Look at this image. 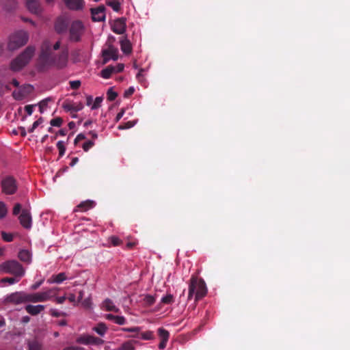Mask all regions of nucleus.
I'll return each instance as SVG.
<instances>
[{
    "label": "nucleus",
    "instance_id": "1",
    "mask_svg": "<svg viewBox=\"0 0 350 350\" xmlns=\"http://www.w3.org/2000/svg\"><path fill=\"white\" fill-rule=\"evenodd\" d=\"M68 53L67 50L62 51L58 55L52 52L51 43L44 40L41 46L39 62L42 67L55 66L62 69L67 66Z\"/></svg>",
    "mask_w": 350,
    "mask_h": 350
},
{
    "label": "nucleus",
    "instance_id": "2",
    "mask_svg": "<svg viewBox=\"0 0 350 350\" xmlns=\"http://www.w3.org/2000/svg\"><path fill=\"white\" fill-rule=\"evenodd\" d=\"M206 293L207 288L204 280L192 275L189 285L188 300H191L195 295V301H197L204 297Z\"/></svg>",
    "mask_w": 350,
    "mask_h": 350
},
{
    "label": "nucleus",
    "instance_id": "3",
    "mask_svg": "<svg viewBox=\"0 0 350 350\" xmlns=\"http://www.w3.org/2000/svg\"><path fill=\"white\" fill-rule=\"evenodd\" d=\"M35 53V48L27 46L20 55L14 59L10 63V69L14 72L23 68L32 58Z\"/></svg>",
    "mask_w": 350,
    "mask_h": 350
},
{
    "label": "nucleus",
    "instance_id": "4",
    "mask_svg": "<svg viewBox=\"0 0 350 350\" xmlns=\"http://www.w3.org/2000/svg\"><path fill=\"white\" fill-rule=\"evenodd\" d=\"M28 33L25 31H17L11 34L8 42V49L13 51L24 46L28 41Z\"/></svg>",
    "mask_w": 350,
    "mask_h": 350
},
{
    "label": "nucleus",
    "instance_id": "5",
    "mask_svg": "<svg viewBox=\"0 0 350 350\" xmlns=\"http://www.w3.org/2000/svg\"><path fill=\"white\" fill-rule=\"evenodd\" d=\"M57 288H51L45 291L27 293L28 302L38 303L51 300L57 295Z\"/></svg>",
    "mask_w": 350,
    "mask_h": 350
},
{
    "label": "nucleus",
    "instance_id": "6",
    "mask_svg": "<svg viewBox=\"0 0 350 350\" xmlns=\"http://www.w3.org/2000/svg\"><path fill=\"white\" fill-rule=\"evenodd\" d=\"M1 269L6 273L14 274L16 277H21L25 271L23 266L16 260H8L1 265Z\"/></svg>",
    "mask_w": 350,
    "mask_h": 350
},
{
    "label": "nucleus",
    "instance_id": "7",
    "mask_svg": "<svg viewBox=\"0 0 350 350\" xmlns=\"http://www.w3.org/2000/svg\"><path fill=\"white\" fill-rule=\"evenodd\" d=\"M5 304L18 305L28 302L27 293L25 291H16L8 295L3 301Z\"/></svg>",
    "mask_w": 350,
    "mask_h": 350
},
{
    "label": "nucleus",
    "instance_id": "8",
    "mask_svg": "<svg viewBox=\"0 0 350 350\" xmlns=\"http://www.w3.org/2000/svg\"><path fill=\"white\" fill-rule=\"evenodd\" d=\"M84 31V25L83 23L77 20L73 21L69 29V38L72 42H79Z\"/></svg>",
    "mask_w": 350,
    "mask_h": 350
},
{
    "label": "nucleus",
    "instance_id": "9",
    "mask_svg": "<svg viewBox=\"0 0 350 350\" xmlns=\"http://www.w3.org/2000/svg\"><path fill=\"white\" fill-rule=\"evenodd\" d=\"M2 191L7 195L14 194L17 190L16 180L12 176H6L1 181Z\"/></svg>",
    "mask_w": 350,
    "mask_h": 350
},
{
    "label": "nucleus",
    "instance_id": "10",
    "mask_svg": "<svg viewBox=\"0 0 350 350\" xmlns=\"http://www.w3.org/2000/svg\"><path fill=\"white\" fill-rule=\"evenodd\" d=\"M103 63L106 64L110 59L117 60L118 58V50L113 44H109L107 49L102 51Z\"/></svg>",
    "mask_w": 350,
    "mask_h": 350
},
{
    "label": "nucleus",
    "instance_id": "11",
    "mask_svg": "<svg viewBox=\"0 0 350 350\" xmlns=\"http://www.w3.org/2000/svg\"><path fill=\"white\" fill-rule=\"evenodd\" d=\"M91 14L93 21L101 22L105 20V8L104 5H99L96 8H92Z\"/></svg>",
    "mask_w": 350,
    "mask_h": 350
},
{
    "label": "nucleus",
    "instance_id": "12",
    "mask_svg": "<svg viewBox=\"0 0 350 350\" xmlns=\"http://www.w3.org/2000/svg\"><path fill=\"white\" fill-rule=\"evenodd\" d=\"M18 219L23 227L26 229L31 228L32 219L30 212L27 209L22 210L21 214L20 215Z\"/></svg>",
    "mask_w": 350,
    "mask_h": 350
},
{
    "label": "nucleus",
    "instance_id": "13",
    "mask_svg": "<svg viewBox=\"0 0 350 350\" xmlns=\"http://www.w3.org/2000/svg\"><path fill=\"white\" fill-rule=\"evenodd\" d=\"M126 27V19L124 18H119L114 21L111 29L117 34H122L125 32Z\"/></svg>",
    "mask_w": 350,
    "mask_h": 350
},
{
    "label": "nucleus",
    "instance_id": "14",
    "mask_svg": "<svg viewBox=\"0 0 350 350\" xmlns=\"http://www.w3.org/2000/svg\"><path fill=\"white\" fill-rule=\"evenodd\" d=\"M68 27V21L66 17L61 16L57 18L55 23V29L58 33L66 32Z\"/></svg>",
    "mask_w": 350,
    "mask_h": 350
},
{
    "label": "nucleus",
    "instance_id": "15",
    "mask_svg": "<svg viewBox=\"0 0 350 350\" xmlns=\"http://www.w3.org/2000/svg\"><path fill=\"white\" fill-rule=\"evenodd\" d=\"M26 6L29 12L39 14L41 12V7L38 0H26Z\"/></svg>",
    "mask_w": 350,
    "mask_h": 350
},
{
    "label": "nucleus",
    "instance_id": "16",
    "mask_svg": "<svg viewBox=\"0 0 350 350\" xmlns=\"http://www.w3.org/2000/svg\"><path fill=\"white\" fill-rule=\"evenodd\" d=\"M25 309L30 315L36 316L44 310L45 306L44 305L28 304L25 306Z\"/></svg>",
    "mask_w": 350,
    "mask_h": 350
},
{
    "label": "nucleus",
    "instance_id": "17",
    "mask_svg": "<svg viewBox=\"0 0 350 350\" xmlns=\"http://www.w3.org/2000/svg\"><path fill=\"white\" fill-rule=\"evenodd\" d=\"M66 5L70 10H79L83 8L84 1L83 0H64Z\"/></svg>",
    "mask_w": 350,
    "mask_h": 350
},
{
    "label": "nucleus",
    "instance_id": "18",
    "mask_svg": "<svg viewBox=\"0 0 350 350\" xmlns=\"http://www.w3.org/2000/svg\"><path fill=\"white\" fill-rule=\"evenodd\" d=\"M32 89L33 87L30 85H28L27 87H24L22 90L18 91L14 90L12 92V96L16 100H22Z\"/></svg>",
    "mask_w": 350,
    "mask_h": 350
},
{
    "label": "nucleus",
    "instance_id": "19",
    "mask_svg": "<svg viewBox=\"0 0 350 350\" xmlns=\"http://www.w3.org/2000/svg\"><path fill=\"white\" fill-rule=\"evenodd\" d=\"M64 109L66 111L77 112L83 109V105L82 103H65L62 105Z\"/></svg>",
    "mask_w": 350,
    "mask_h": 350
},
{
    "label": "nucleus",
    "instance_id": "20",
    "mask_svg": "<svg viewBox=\"0 0 350 350\" xmlns=\"http://www.w3.org/2000/svg\"><path fill=\"white\" fill-rule=\"evenodd\" d=\"M94 206V202L92 200H86L81 202L79 205L76 206L74 211H87Z\"/></svg>",
    "mask_w": 350,
    "mask_h": 350
},
{
    "label": "nucleus",
    "instance_id": "21",
    "mask_svg": "<svg viewBox=\"0 0 350 350\" xmlns=\"http://www.w3.org/2000/svg\"><path fill=\"white\" fill-rule=\"evenodd\" d=\"M93 336L89 334H82L77 338L76 342L85 345H92Z\"/></svg>",
    "mask_w": 350,
    "mask_h": 350
},
{
    "label": "nucleus",
    "instance_id": "22",
    "mask_svg": "<svg viewBox=\"0 0 350 350\" xmlns=\"http://www.w3.org/2000/svg\"><path fill=\"white\" fill-rule=\"evenodd\" d=\"M67 279L66 273L64 272L59 273L57 275H53L51 278L48 280V282L60 284Z\"/></svg>",
    "mask_w": 350,
    "mask_h": 350
},
{
    "label": "nucleus",
    "instance_id": "23",
    "mask_svg": "<svg viewBox=\"0 0 350 350\" xmlns=\"http://www.w3.org/2000/svg\"><path fill=\"white\" fill-rule=\"evenodd\" d=\"M121 50L125 54H129L131 53L132 47L131 44L127 39H122L120 40Z\"/></svg>",
    "mask_w": 350,
    "mask_h": 350
},
{
    "label": "nucleus",
    "instance_id": "24",
    "mask_svg": "<svg viewBox=\"0 0 350 350\" xmlns=\"http://www.w3.org/2000/svg\"><path fill=\"white\" fill-rule=\"evenodd\" d=\"M28 350H42V344L38 340H29L27 342Z\"/></svg>",
    "mask_w": 350,
    "mask_h": 350
},
{
    "label": "nucleus",
    "instance_id": "25",
    "mask_svg": "<svg viewBox=\"0 0 350 350\" xmlns=\"http://www.w3.org/2000/svg\"><path fill=\"white\" fill-rule=\"evenodd\" d=\"M103 306L105 308L107 311H112L115 312H119V308H117L113 303V301L110 299H106L103 301Z\"/></svg>",
    "mask_w": 350,
    "mask_h": 350
},
{
    "label": "nucleus",
    "instance_id": "26",
    "mask_svg": "<svg viewBox=\"0 0 350 350\" xmlns=\"http://www.w3.org/2000/svg\"><path fill=\"white\" fill-rule=\"evenodd\" d=\"M98 335L103 336L107 331V327L104 323H99L96 326L92 328Z\"/></svg>",
    "mask_w": 350,
    "mask_h": 350
},
{
    "label": "nucleus",
    "instance_id": "27",
    "mask_svg": "<svg viewBox=\"0 0 350 350\" xmlns=\"http://www.w3.org/2000/svg\"><path fill=\"white\" fill-rule=\"evenodd\" d=\"M136 343V340H127L121 345L119 350H135V344Z\"/></svg>",
    "mask_w": 350,
    "mask_h": 350
},
{
    "label": "nucleus",
    "instance_id": "28",
    "mask_svg": "<svg viewBox=\"0 0 350 350\" xmlns=\"http://www.w3.org/2000/svg\"><path fill=\"white\" fill-rule=\"evenodd\" d=\"M19 259L23 262H29L31 260V254L28 250H21L18 255Z\"/></svg>",
    "mask_w": 350,
    "mask_h": 350
},
{
    "label": "nucleus",
    "instance_id": "29",
    "mask_svg": "<svg viewBox=\"0 0 350 350\" xmlns=\"http://www.w3.org/2000/svg\"><path fill=\"white\" fill-rule=\"evenodd\" d=\"M115 68L113 66H109L101 71V77L104 79H109L114 73Z\"/></svg>",
    "mask_w": 350,
    "mask_h": 350
},
{
    "label": "nucleus",
    "instance_id": "30",
    "mask_svg": "<svg viewBox=\"0 0 350 350\" xmlns=\"http://www.w3.org/2000/svg\"><path fill=\"white\" fill-rule=\"evenodd\" d=\"M141 328L139 327H124L122 328V330L126 332H132L133 334L131 335V337L138 338L139 337V332Z\"/></svg>",
    "mask_w": 350,
    "mask_h": 350
},
{
    "label": "nucleus",
    "instance_id": "31",
    "mask_svg": "<svg viewBox=\"0 0 350 350\" xmlns=\"http://www.w3.org/2000/svg\"><path fill=\"white\" fill-rule=\"evenodd\" d=\"M158 335L161 338V340L168 341L170 337V333L168 331L163 327H160L158 329Z\"/></svg>",
    "mask_w": 350,
    "mask_h": 350
},
{
    "label": "nucleus",
    "instance_id": "32",
    "mask_svg": "<svg viewBox=\"0 0 350 350\" xmlns=\"http://www.w3.org/2000/svg\"><path fill=\"white\" fill-rule=\"evenodd\" d=\"M5 6L8 11H13L16 9L18 3L16 0H6Z\"/></svg>",
    "mask_w": 350,
    "mask_h": 350
},
{
    "label": "nucleus",
    "instance_id": "33",
    "mask_svg": "<svg viewBox=\"0 0 350 350\" xmlns=\"http://www.w3.org/2000/svg\"><path fill=\"white\" fill-rule=\"evenodd\" d=\"M174 298L171 294H167L161 298V302L163 304H171L174 303Z\"/></svg>",
    "mask_w": 350,
    "mask_h": 350
},
{
    "label": "nucleus",
    "instance_id": "34",
    "mask_svg": "<svg viewBox=\"0 0 350 350\" xmlns=\"http://www.w3.org/2000/svg\"><path fill=\"white\" fill-rule=\"evenodd\" d=\"M107 5L110 6L115 12H119L120 10V3L117 1H108Z\"/></svg>",
    "mask_w": 350,
    "mask_h": 350
},
{
    "label": "nucleus",
    "instance_id": "35",
    "mask_svg": "<svg viewBox=\"0 0 350 350\" xmlns=\"http://www.w3.org/2000/svg\"><path fill=\"white\" fill-rule=\"evenodd\" d=\"M137 338H141L143 340H151L153 338V332L151 331H146L145 332H139V337Z\"/></svg>",
    "mask_w": 350,
    "mask_h": 350
},
{
    "label": "nucleus",
    "instance_id": "36",
    "mask_svg": "<svg viewBox=\"0 0 350 350\" xmlns=\"http://www.w3.org/2000/svg\"><path fill=\"white\" fill-rule=\"evenodd\" d=\"M8 213V208L5 204L0 202V219L4 218Z\"/></svg>",
    "mask_w": 350,
    "mask_h": 350
},
{
    "label": "nucleus",
    "instance_id": "37",
    "mask_svg": "<svg viewBox=\"0 0 350 350\" xmlns=\"http://www.w3.org/2000/svg\"><path fill=\"white\" fill-rule=\"evenodd\" d=\"M107 99L109 101L114 100L116 97L118 96V94L113 90V89L111 88L107 90Z\"/></svg>",
    "mask_w": 350,
    "mask_h": 350
},
{
    "label": "nucleus",
    "instance_id": "38",
    "mask_svg": "<svg viewBox=\"0 0 350 350\" xmlns=\"http://www.w3.org/2000/svg\"><path fill=\"white\" fill-rule=\"evenodd\" d=\"M57 148L59 150V156L62 157L66 151V148L64 144V142L62 141H59L57 143Z\"/></svg>",
    "mask_w": 350,
    "mask_h": 350
},
{
    "label": "nucleus",
    "instance_id": "39",
    "mask_svg": "<svg viewBox=\"0 0 350 350\" xmlns=\"http://www.w3.org/2000/svg\"><path fill=\"white\" fill-rule=\"evenodd\" d=\"M19 281V279L16 278V277H10V278H3L1 280V282L2 283L8 282L9 284H13L14 283H16Z\"/></svg>",
    "mask_w": 350,
    "mask_h": 350
},
{
    "label": "nucleus",
    "instance_id": "40",
    "mask_svg": "<svg viewBox=\"0 0 350 350\" xmlns=\"http://www.w3.org/2000/svg\"><path fill=\"white\" fill-rule=\"evenodd\" d=\"M43 122V118L42 117H40V118H38L36 121H35L31 127H30L29 129H28V132L29 133H33L34 131V130L40 124Z\"/></svg>",
    "mask_w": 350,
    "mask_h": 350
},
{
    "label": "nucleus",
    "instance_id": "41",
    "mask_svg": "<svg viewBox=\"0 0 350 350\" xmlns=\"http://www.w3.org/2000/svg\"><path fill=\"white\" fill-rule=\"evenodd\" d=\"M63 122V120L60 117L53 118L51 120L50 124L53 126L59 127Z\"/></svg>",
    "mask_w": 350,
    "mask_h": 350
},
{
    "label": "nucleus",
    "instance_id": "42",
    "mask_svg": "<svg viewBox=\"0 0 350 350\" xmlns=\"http://www.w3.org/2000/svg\"><path fill=\"white\" fill-rule=\"evenodd\" d=\"M109 241L113 246H118L122 243V241L116 236L111 237Z\"/></svg>",
    "mask_w": 350,
    "mask_h": 350
},
{
    "label": "nucleus",
    "instance_id": "43",
    "mask_svg": "<svg viewBox=\"0 0 350 350\" xmlns=\"http://www.w3.org/2000/svg\"><path fill=\"white\" fill-rule=\"evenodd\" d=\"M1 237L3 241L6 242H11L13 240V235L10 233H7L4 231L1 232Z\"/></svg>",
    "mask_w": 350,
    "mask_h": 350
},
{
    "label": "nucleus",
    "instance_id": "44",
    "mask_svg": "<svg viewBox=\"0 0 350 350\" xmlns=\"http://www.w3.org/2000/svg\"><path fill=\"white\" fill-rule=\"evenodd\" d=\"M102 101H103L102 97H100V96L96 97L94 101V103H93L92 107H91L92 109H98V107H100Z\"/></svg>",
    "mask_w": 350,
    "mask_h": 350
},
{
    "label": "nucleus",
    "instance_id": "45",
    "mask_svg": "<svg viewBox=\"0 0 350 350\" xmlns=\"http://www.w3.org/2000/svg\"><path fill=\"white\" fill-rule=\"evenodd\" d=\"M134 126V123L131 121H129L123 124H120L118 126V129L123 130V129H127L133 127Z\"/></svg>",
    "mask_w": 350,
    "mask_h": 350
},
{
    "label": "nucleus",
    "instance_id": "46",
    "mask_svg": "<svg viewBox=\"0 0 350 350\" xmlns=\"http://www.w3.org/2000/svg\"><path fill=\"white\" fill-rule=\"evenodd\" d=\"M94 145V142L91 141V140H89L86 142H85L83 144V149L84 151L87 152L92 147H93Z\"/></svg>",
    "mask_w": 350,
    "mask_h": 350
},
{
    "label": "nucleus",
    "instance_id": "47",
    "mask_svg": "<svg viewBox=\"0 0 350 350\" xmlns=\"http://www.w3.org/2000/svg\"><path fill=\"white\" fill-rule=\"evenodd\" d=\"M69 84H70V87L72 89V90H77L78 88H79L80 85H81V81H79V80H76V81H70L69 82Z\"/></svg>",
    "mask_w": 350,
    "mask_h": 350
},
{
    "label": "nucleus",
    "instance_id": "48",
    "mask_svg": "<svg viewBox=\"0 0 350 350\" xmlns=\"http://www.w3.org/2000/svg\"><path fill=\"white\" fill-rule=\"evenodd\" d=\"M144 301L146 304H148V306H151L154 303L155 299L153 296L148 295L146 296Z\"/></svg>",
    "mask_w": 350,
    "mask_h": 350
},
{
    "label": "nucleus",
    "instance_id": "49",
    "mask_svg": "<svg viewBox=\"0 0 350 350\" xmlns=\"http://www.w3.org/2000/svg\"><path fill=\"white\" fill-rule=\"evenodd\" d=\"M115 323L118 325H124L126 323V319L122 316H117L115 320Z\"/></svg>",
    "mask_w": 350,
    "mask_h": 350
},
{
    "label": "nucleus",
    "instance_id": "50",
    "mask_svg": "<svg viewBox=\"0 0 350 350\" xmlns=\"http://www.w3.org/2000/svg\"><path fill=\"white\" fill-rule=\"evenodd\" d=\"M104 343V340L100 338L93 336L92 345H100Z\"/></svg>",
    "mask_w": 350,
    "mask_h": 350
},
{
    "label": "nucleus",
    "instance_id": "51",
    "mask_svg": "<svg viewBox=\"0 0 350 350\" xmlns=\"http://www.w3.org/2000/svg\"><path fill=\"white\" fill-rule=\"evenodd\" d=\"M21 211V205L17 203L14 205L13 208V215H17Z\"/></svg>",
    "mask_w": 350,
    "mask_h": 350
},
{
    "label": "nucleus",
    "instance_id": "52",
    "mask_svg": "<svg viewBox=\"0 0 350 350\" xmlns=\"http://www.w3.org/2000/svg\"><path fill=\"white\" fill-rule=\"evenodd\" d=\"M134 88L133 87H130L128 90H126L124 93V96L126 98L129 97L134 93Z\"/></svg>",
    "mask_w": 350,
    "mask_h": 350
},
{
    "label": "nucleus",
    "instance_id": "53",
    "mask_svg": "<svg viewBox=\"0 0 350 350\" xmlns=\"http://www.w3.org/2000/svg\"><path fill=\"white\" fill-rule=\"evenodd\" d=\"M115 68L114 73L120 72L124 70V66L122 64H118L117 66H113Z\"/></svg>",
    "mask_w": 350,
    "mask_h": 350
},
{
    "label": "nucleus",
    "instance_id": "54",
    "mask_svg": "<svg viewBox=\"0 0 350 350\" xmlns=\"http://www.w3.org/2000/svg\"><path fill=\"white\" fill-rule=\"evenodd\" d=\"M25 110L28 115H31L33 110V106L31 105H27L25 107Z\"/></svg>",
    "mask_w": 350,
    "mask_h": 350
},
{
    "label": "nucleus",
    "instance_id": "55",
    "mask_svg": "<svg viewBox=\"0 0 350 350\" xmlns=\"http://www.w3.org/2000/svg\"><path fill=\"white\" fill-rule=\"evenodd\" d=\"M43 280H40L39 282H36L35 284H32L30 287V289L32 291H35L38 289L40 285L42 284Z\"/></svg>",
    "mask_w": 350,
    "mask_h": 350
},
{
    "label": "nucleus",
    "instance_id": "56",
    "mask_svg": "<svg viewBox=\"0 0 350 350\" xmlns=\"http://www.w3.org/2000/svg\"><path fill=\"white\" fill-rule=\"evenodd\" d=\"M83 348L81 347L70 346V347H67L63 349L62 350H83Z\"/></svg>",
    "mask_w": 350,
    "mask_h": 350
},
{
    "label": "nucleus",
    "instance_id": "57",
    "mask_svg": "<svg viewBox=\"0 0 350 350\" xmlns=\"http://www.w3.org/2000/svg\"><path fill=\"white\" fill-rule=\"evenodd\" d=\"M51 314L53 316V317H61L63 314L62 312H58L57 310H51Z\"/></svg>",
    "mask_w": 350,
    "mask_h": 350
},
{
    "label": "nucleus",
    "instance_id": "58",
    "mask_svg": "<svg viewBox=\"0 0 350 350\" xmlns=\"http://www.w3.org/2000/svg\"><path fill=\"white\" fill-rule=\"evenodd\" d=\"M124 109H122L121 111L117 114L116 117V121L118 122L124 116Z\"/></svg>",
    "mask_w": 350,
    "mask_h": 350
},
{
    "label": "nucleus",
    "instance_id": "59",
    "mask_svg": "<svg viewBox=\"0 0 350 350\" xmlns=\"http://www.w3.org/2000/svg\"><path fill=\"white\" fill-rule=\"evenodd\" d=\"M47 105V102L46 100H42L40 103V113L43 112V109L46 107Z\"/></svg>",
    "mask_w": 350,
    "mask_h": 350
},
{
    "label": "nucleus",
    "instance_id": "60",
    "mask_svg": "<svg viewBox=\"0 0 350 350\" xmlns=\"http://www.w3.org/2000/svg\"><path fill=\"white\" fill-rule=\"evenodd\" d=\"M66 299V296H62V297H57L55 299V301H56V302L57 304H63L65 301Z\"/></svg>",
    "mask_w": 350,
    "mask_h": 350
},
{
    "label": "nucleus",
    "instance_id": "61",
    "mask_svg": "<svg viewBox=\"0 0 350 350\" xmlns=\"http://www.w3.org/2000/svg\"><path fill=\"white\" fill-rule=\"evenodd\" d=\"M117 316H115L112 314H107L105 315V319L109 321H113L115 322L116 318Z\"/></svg>",
    "mask_w": 350,
    "mask_h": 350
},
{
    "label": "nucleus",
    "instance_id": "62",
    "mask_svg": "<svg viewBox=\"0 0 350 350\" xmlns=\"http://www.w3.org/2000/svg\"><path fill=\"white\" fill-rule=\"evenodd\" d=\"M60 41H57L55 44L51 45L52 51L58 50L60 48Z\"/></svg>",
    "mask_w": 350,
    "mask_h": 350
},
{
    "label": "nucleus",
    "instance_id": "63",
    "mask_svg": "<svg viewBox=\"0 0 350 350\" xmlns=\"http://www.w3.org/2000/svg\"><path fill=\"white\" fill-rule=\"evenodd\" d=\"M68 300L71 302V303H74L75 304L76 302V297H75V295L74 294H70L68 297Z\"/></svg>",
    "mask_w": 350,
    "mask_h": 350
},
{
    "label": "nucleus",
    "instance_id": "64",
    "mask_svg": "<svg viewBox=\"0 0 350 350\" xmlns=\"http://www.w3.org/2000/svg\"><path fill=\"white\" fill-rule=\"evenodd\" d=\"M167 342V341L161 340V342L159 345V348L160 349H164L166 347Z\"/></svg>",
    "mask_w": 350,
    "mask_h": 350
}]
</instances>
